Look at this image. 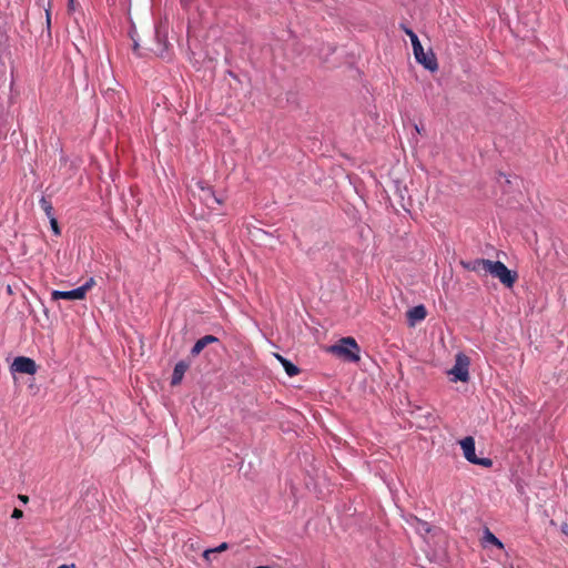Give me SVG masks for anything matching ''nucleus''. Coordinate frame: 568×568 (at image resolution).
I'll return each instance as SVG.
<instances>
[{
    "label": "nucleus",
    "instance_id": "23",
    "mask_svg": "<svg viewBox=\"0 0 568 568\" xmlns=\"http://www.w3.org/2000/svg\"><path fill=\"white\" fill-rule=\"evenodd\" d=\"M418 523L420 525V529L422 530H424L426 534L430 532L432 527H430V525L427 521L418 520Z\"/></svg>",
    "mask_w": 568,
    "mask_h": 568
},
{
    "label": "nucleus",
    "instance_id": "16",
    "mask_svg": "<svg viewBox=\"0 0 568 568\" xmlns=\"http://www.w3.org/2000/svg\"><path fill=\"white\" fill-rule=\"evenodd\" d=\"M39 204L48 217L54 216L53 215V206H52V203L50 202V200H48L45 196H42L39 201Z\"/></svg>",
    "mask_w": 568,
    "mask_h": 568
},
{
    "label": "nucleus",
    "instance_id": "25",
    "mask_svg": "<svg viewBox=\"0 0 568 568\" xmlns=\"http://www.w3.org/2000/svg\"><path fill=\"white\" fill-rule=\"evenodd\" d=\"M215 554V550H212V548L204 550L203 558L205 560H211V556Z\"/></svg>",
    "mask_w": 568,
    "mask_h": 568
},
{
    "label": "nucleus",
    "instance_id": "18",
    "mask_svg": "<svg viewBox=\"0 0 568 568\" xmlns=\"http://www.w3.org/2000/svg\"><path fill=\"white\" fill-rule=\"evenodd\" d=\"M204 347H206V345L202 338L197 339L191 349V355L197 356L204 349Z\"/></svg>",
    "mask_w": 568,
    "mask_h": 568
},
{
    "label": "nucleus",
    "instance_id": "33",
    "mask_svg": "<svg viewBox=\"0 0 568 568\" xmlns=\"http://www.w3.org/2000/svg\"><path fill=\"white\" fill-rule=\"evenodd\" d=\"M364 517H367V515H366V514H362V519H361V521H363V520H364Z\"/></svg>",
    "mask_w": 568,
    "mask_h": 568
},
{
    "label": "nucleus",
    "instance_id": "13",
    "mask_svg": "<svg viewBox=\"0 0 568 568\" xmlns=\"http://www.w3.org/2000/svg\"><path fill=\"white\" fill-rule=\"evenodd\" d=\"M187 369H189V364L185 363L184 361L176 363L174 366V369H173L171 385L172 386L179 385L182 382L184 374Z\"/></svg>",
    "mask_w": 568,
    "mask_h": 568
},
{
    "label": "nucleus",
    "instance_id": "9",
    "mask_svg": "<svg viewBox=\"0 0 568 568\" xmlns=\"http://www.w3.org/2000/svg\"><path fill=\"white\" fill-rule=\"evenodd\" d=\"M427 316V310L423 304L410 307L407 313L408 326H415L416 323L422 322Z\"/></svg>",
    "mask_w": 568,
    "mask_h": 568
},
{
    "label": "nucleus",
    "instance_id": "21",
    "mask_svg": "<svg viewBox=\"0 0 568 568\" xmlns=\"http://www.w3.org/2000/svg\"><path fill=\"white\" fill-rule=\"evenodd\" d=\"M202 341L207 346L209 344L216 343L219 339H217V337H215L213 335H205V336L202 337Z\"/></svg>",
    "mask_w": 568,
    "mask_h": 568
},
{
    "label": "nucleus",
    "instance_id": "1",
    "mask_svg": "<svg viewBox=\"0 0 568 568\" xmlns=\"http://www.w3.org/2000/svg\"><path fill=\"white\" fill-rule=\"evenodd\" d=\"M399 28H400V30H403L405 32V34H407L409 37L412 47H413V52H414L417 63L422 64L424 67V69H426L430 72L437 71L438 62H437V59H436V55L434 54V52L432 50H429L428 52H425L423 44L419 41L417 34L410 28H408L405 23H400Z\"/></svg>",
    "mask_w": 568,
    "mask_h": 568
},
{
    "label": "nucleus",
    "instance_id": "28",
    "mask_svg": "<svg viewBox=\"0 0 568 568\" xmlns=\"http://www.w3.org/2000/svg\"><path fill=\"white\" fill-rule=\"evenodd\" d=\"M19 499L23 503V504H27L29 501V497L26 496V495H19Z\"/></svg>",
    "mask_w": 568,
    "mask_h": 568
},
{
    "label": "nucleus",
    "instance_id": "32",
    "mask_svg": "<svg viewBox=\"0 0 568 568\" xmlns=\"http://www.w3.org/2000/svg\"><path fill=\"white\" fill-rule=\"evenodd\" d=\"M374 535H375V537L378 535V531H377L376 527L374 528Z\"/></svg>",
    "mask_w": 568,
    "mask_h": 568
},
{
    "label": "nucleus",
    "instance_id": "7",
    "mask_svg": "<svg viewBox=\"0 0 568 568\" xmlns=\"http://www.w3.org/2000/svg\"><path fill=\"white\" fill-rule=\"evenodd\" d=\"M412 415L416 419L418 428H427L436 423L435 415L422 407H417L416 410L412 412Z\"/></svg>",
    "mask_w": 568,
    "mask_h": 568
},
{
    "label": "nucleus",
    "instance_id": "37",
    "mask_svg": "<svg viewBox=\"0 0 568 568\" xmlns=\"http://www.w3.org/2000/svg\"><path fill=\"white\" fill-rule=\"evenodd\" d=\"M70 1V4L73 3V0H69Z\"/></svg>",
    "mask_w": 568,
    "mask_h": 568
},
{
    "label": "nucleus",
    "instance_id": "31",
    "mask_svg": "<svg viewBox=\"0 0 568 568\" xmlns=\"http://www.w3.org/2000/svg\"><path fill=\"white\" fill-rule=\"evenodd\" d=\"M58 568H75L74 565L68 566V565H61Z\"/></svg>",
    "mask_w": 568,
    "mask_h": 568
},
{
    "label": "nucleus",
    "instance_id": "24",
    "mask_svg": "<svg viewBox=\"0 0 568 568\" xmlns=\"http://www.w3.org/2000/svg\"><path fill=\"white\" fill-rule=\"evenodd\" d=\"M12 518L19 519L23 517V511L19 508H14L11 515Z\"/></svg>",
    "mask_w": 568,
    "mask_h": 568
},
{
    "label": "nucleus",
    "instance_id": "12",
    "mask_svg": "<svg viewBox=\"0 0 568 568\" xmlns=\"http://www.w3.org/2000/svg\"><path fill=\"white\" fill-rule=\"evenodd\" d=\"M200 199L209 209H214L215 204H221L222 200L217 197L211 187H201Z\"/></svg>",
    "mask_w": 568,
    "mask_h": 568
},
{
    "label": "nucleus",
    "instance_id": "4",
    "mask_svg": "<svg viewBox=\"0 0 568 568\" xmlns=\"http://www.w3.org/2000/svg\"><path fill=\"white\" fill-rule=\"evenodd\" d=\"M327 351L345 362H355V338L351 336L342 338L338 344L329 346Z\"/></svg>",
    "mask_w": 568,
    "mask_h": 568
},
{
    "label": "nucleus",
    "instance_id": "36",
    "mask_svg": "<svg viewBox=\"0 0 568 568\" xmlns=\"http://www.w3.org/2000/svg\"><path fill=\"white\" fill-rule=\"evenodd\" d=\"M415 128H416V131H417L418 133H420V129H419L417 125H416Z\"/></svg>",
    "mask_w": 568,
    "mask_h": 568
},
{
    "label": "nucleus",
    "instance_id": "3",
    "mask_svg": "<svg viewBox=\"0 0 568 568\" xmlns=\"http://www.w3.org/2000/svg\"><path fill=\"white\" fill-rule=\"evenodd\" d=\"M469 365L470 358L459 352L455 357L454 366L447 372L452 382H463L466 383L469 381Z\"/></svg>",
    "mask_w": 568,
    "mask_h": 568
},
{
    "label": "nucleus",
    "instance_id": "29",
    "mask_svg": "<svg viewBox=\"0 0 568 568\" xmlns=\"http://www.w3.org/2000/svg\"><path fill=\"white\" fill-rule=\"evenodd\" d=\"M45 16H47V23H48V26H50L51 16H50V11L49 10L45 11Z\"/></svg>",
    "mask_w": 568,
    "mask_h": 568
},
{
    "label": "nucleus",
    "instance_id": "30",
    "mask_svg": "<svg viewBox=\"0 0 568 568\" xmlns=\"http://www.w3.org/2000/svg\"><path fill=\"white\" fill-rule=\"evenodd\" d=\"M356 361H357V366H359L361 364V355H359V347L357 346V357H356Z\"/></svg>",
    "mask_w": 568,
    "mask_h": 568
},
{
    "label": "nucleus",
    "instance_id": "14",
    "mask_svg": "<svg viewBox=\"0 0 568 568\" xmlns=\"http://www.w3.org/2000/svg\"><path fill=\"white\" fill-rule=\"evenodd\" d=\"M274 356L282 364L286 374L290 377L296 376L300 373V368L295 364H293L291 361L286 359L285 357H283L280 354H274Z\"/></svg>",
    "mask_w": 568,
    "mask_h": 568
},
{
    "label": "nucleus",
    "instance_id": "26",
    "mask_svg": "<svg viewBox=\"0 0 568 568\" xmlns=\"http://www.w3.org/2000/svg\"><path fill=\"white\" fill-rule=\"evenodd\" d=\"M561 532L566 536H568V524L564 523L561 525Z\"/></svg>",
    "mask_w": 568,
    "mask_h": 568
},
{
    "label": "nucleus",
    "instance_id": "20",
    "mask_svg": "<svg viewBox=\"0 0 568 568\" xmlns=\"http://www.w3.org/2000/svg\"><path fill=\"white\" fill-rule=\"evenodd\" d=\"M94 285V280L93 278H90L89 281H87L82 286H80L79 288H83V298H85L87 296V293L89 292V290H91V287Z\"/></svg>",
    "mask_w": 568,
    "mask_h": 568
},
{
    "label": "nucleus",
    "instance_id": "35",
    "mask_svg": "<svg viewBox=\"0 0 568 568\" xmlns=\"http://www.w3.org/2000/svg\"><path fill=\"white\" fill-rule=\"evenodd\" d=\"M255 568H270L267 566H258V567H255Z\"/></svg>",
    "mask_w": 568,
    "mask_h": 568
},
{
    "label": "nucleus",
    "instance_id": "11",
    "mask_svg": "<svg viewBox=\"0 0 568 568\" xmlns=\"http://www.w3.org/2000/svg\"><path fill=\"white\" fill-rule=\"evenodd\" d=\"M460 447L463 449L464 457L467 462L471 464L477 456L475 453V439L473 436H466L462 440H459Z\"/></svg>",
    "mask_w": 568,
    "mask_h": 568
},
{
    "label": "nucleus",
    "instance_id": "8",
    "mask_svg": "<svg viewBox=\"0 0 568 568\" xmlns=\"http://www.w3.org/2000/svg\"><path fill=\"white\" fill-rule=\"evenodd\" d=\"M52 301L58 300H69V301H81L83 298V288H74L71 291H52L51 293Z\"/></svg>",
    "mask_w": 568,
    "mask_h": 568
},
{
    "label": "nucleus",
    "instance_id": "19",
    "mask_svg": "<svg viewBox=\"0 0 568 568\" xmlns=\"http://www.w3.org/2000/svg\"><path fill=\"white\" fill-rule=\"evenodd\" d=\"M49 219H50V225H51V229H52L53 233L55 235H60L61 231H60V227H59L57 219L54 216L49 217Z\"/></svg>",
    "mask_w": 568,
    "mask_h": 568
},
{
    "label": "nucleus",
    "instance_id": "5",
    "mask_svg": "<svg viewBox=\"0 0 568 568\" xmlns=\"http://www.w3.org/2000/svg\"><path fill=\"white\" fill-rule=\"evenodd\" d=\"M11 371L20 374L34 375L38 371V366L32 358L18 356L11 364Z\"/></svg>",
    "mask_w": 568,
    "mask_h": 568
},
{
    "label": "nucleus",
    "instance_id": "22",
    "mask_svg": "<svg viewBox=\"0 0 568 568\" xmlns=\"http://www.w3.org/2000/svg\"><path fill=\"white\" fill-rule=\"evenodd\" d=\"M229 549V544L227 542H222L221 545H219L217 547L215 548H212V550H215V554L217 552H223L225 550Z\"/></svg>",
    "mask_w": 568,
    "mask_h": 568
},
{
    "label": "nucleus",
    "instance_id": "17",
    "mask_svg": "<svg viewBox=\"0 0 568 568\" xmlns=\"http://www.w3.org/2000/svg\"><path fill=\"white\" fill-rule=\"evenodd\" d=\"M474 465L483 466L485 468H489L493 466V460L488 457H475V460L471 462Z\"/></svg>",
    "mask_w": 568,
    "mask_h": 568
},
{
    "label": "nucleus",
    "instance_id": "27",
    "mask_svg": "<svg viewBox=\"0 0 568 568\" xmlns=\"http://www.w3.org/2000/svg\"><path fill=\"white\" fill-rule=\"evenodd\" d=\"M139 49H140L139 43H138L136 41H134V44H133V51H134L138 55H140Z\"/></svg>",
    "mask_w": 568,
    "mask_h": 568
},
{
    "label": "nucleus",
    "instance_id": "6",
    "mask_svg": "<svg viewBox=\"0 0 568 568\" xmlns=\"http://www.w3.org/2000/svg\"><path fill=\"white\" fill-rule=\"evenodd\" d=\"M357 233L362 240V242L357 241V252H365L366 250L371 248V252L373 253V251L375 250V243L373 242L371 245V240H374L373 230L368 225H366L365 227H361L359 230H357Z\"/></svg>",
    "mask_w": 568,
    "mask_h": 568
},
{
    "label": "nucleus",
    "instance_id": "15",
    "mask_svg": "<svg viewBox=\"0 0 568 568\" xmlns=\"http://www.w3.org/2000/svg\"><path fill=\"white\" fill-rule=\"evenodd\" d=\"M483 540L487 544L497 547L498 549H504L505 547L504 542L499 538H497L488 528H485L484 530Z\"/></svg>",
    "mask_w": 568,
    "mask_h": 568
},
{
    "label": "nucleus",
    "instance_id": "34",
    "mask_svg": "<svg viewBox=\"0 0 568 568\" xmlns=\"http://www.w3.org/2000/svg\"><path fill=\"white\" fill-rule=\"evenodd\" d=\"M369 531L373 530V525H369L368 528H367Z\"/></svg>",
    "mask_w": 568,
    "mask_h": 568
},
{
    "label": "nucleus",
    "instance_id": "2",
    "mask_svg": "<svg viewBox=\"0 0 568 568\" xmlns=\"http://www.w3.org/2000/svg\"><path fill=\"white\" fill-rule=\"evenodd\" d=\"M486 275L490 274L493 277H496L499 280V282L507 288H511L517 278L518 274L514 270H509L503 262L500 261H491L490 263L486 264Z\"/></svg>",
    "mask_w": 568,
    "mask_h": 568
},
{
    "label": "nucleus",
    "instance_id": "10",
    "mask_svg": "<svg viewBox=\"0 0 568 568\" xmlns=\"http://www.w3.org/2000/svg\"><path fill=\"white\" fill-rule=\"evenodd\" d=\"M490 263V260H486V258H475V260H470V261H460V265L463 266V268H465L466 271H470V272H476L478 274H484L486 275V270H487V265Z\"/></svg>",
    "mask_w": 568,
    "mask_h": 568
}]
</instances>
